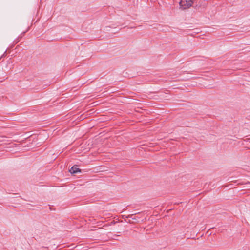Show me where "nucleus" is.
Listing matches in <instances>:
<instances>
[{"label":"nucleus","mask_w":250,"mask_h":250,"mask_svg":"<svg viewBox=\"0 0 250 250\" xmlns=\"http://www.w3.org/2000/svg\"><path fill=\"white\" fill-rule=\"evenodd\" d=\"M111 223V224H114L115 223L114 221H113V222H112Z\"/></svg>","instance_id":"nucleus-3"},{"label":"nucleus","mask_w":250,"mask_h":250,"mask_svg":"<svg viewBox=\"0 0 250 250\" xmlns=\"http://www.w3.org/2000/svg\"><path fill=\"white\" fill-rule=\"evenodd\" d=\"M6 55V51H5L4 52V53H3V54L1 56V57L0 58V59L1 58H2V57H3L5 56Z\"/></svg>","instance_id":"nucleus-2"},{"label":"nucleus","mask_w":250,"mask_h":250,"mask_svg":"<svg viewBox=\"0 0 250 250\" xmlns=\"http://www.w3.org/2000/svg\"><path fill=\"white\" fill-rule=\"evenodd\" d=\"M81 171V169L77 167V166H74L71 167V169L69 170V172L71 174H75L78 172H80Z\"/></svg>","instance_id":"nucleus-1"}]
</instances>
